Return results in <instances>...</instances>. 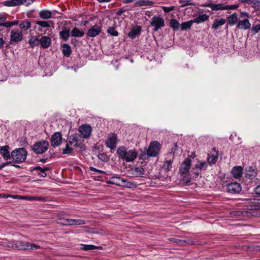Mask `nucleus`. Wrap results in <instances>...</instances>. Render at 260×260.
Returning <instances> with one entry per match:
<instances>
[{"label": "nucleus", "mask_w": 260, "mask_h": 260, "mask_svg": "<svg viewBox=\"0 0 260 260\" xmlns=\"http://www.w3.org/2000/svg\"><path fill=\"white\" fill-rule=\"evenodd\" d=\"M117 154L119 158L126 162L134 161L138 156V153L135 149L128 150L125 146L119 147L117 149Z\"/></svg>", "instance_id": "f257e3e1"}, {"label": "nucleus", "mask_w": 260, "mask_h": 260, "mask_svg": "<svg viewBox=\"0 0 260 260\" xmlns=\"http://www.w3.org/2000/svg\"><path fill=\"white\" fill-rule=\"evenodd\" d=\"M27 152L24 148H19L11 152V158L17 163L24 162L26 158Z\"/></svg>", "instance_id": "f03ea898"}, {"label": "nucleus", "mask_w": 260, "mask_h": 260, "mask_svg": "<svg viewBox=\"0 0 260 260\" xmlns=\"http://www.w3.org/2000/svg\"><path fill=\"white\" fill-rule=\"evenodd\" d=\"M23 39L22 31L18 28H14L11 30L10 35L9 44L16 45L20 42Z\"/></svg>", "instance_id": "7ed1b4c3"}, {"label": "nucleus", "mask_w": 260, "mask_h": 260, "mask_svg": "<svg viewBox=\"0 0 260 260\" xmlns=\"http://www.w3.org/2000/svg\"><path fill=\"white\" fill-rule=\"evenodd\" d=\"M206 6L211 8L213 11L224 10H235L238 7V5H225L224 4L222 3L217 4L209 3L207 4Z\"/></svg>", "instance_id": "20e7f679"}, {"label": "nucleus", "mask_w": 260, "mask_h": 260, "mask_svg": "<svg viewBox=\"0 0 260 260\" xmlns=\"http://www.w3.org/2000/svg\"><path fill=\"white\" fill-rule=\"evenodd\" d=\"M49 143L45 141L35 143L32 146V150L36 154H42L48 148Z\"/></svg>", "instance_id": "39448f33"}, {"label": "nucleus", "mask_w": 260, "mask_h": 260, "mask_svg": "<svg viewBox=\"0 0 260 260\" xmlns=\"http://www.w3.org/2000/svg\"><path fill=\"white\" fill-rule=\"evenodd\" d=\"M35 0H9L5 1L3 4L7 7H14L21 5L28 6L33 3Z\"/></svg>", "instance_id": "423d86ee"}, {"label": "nucleus", "mask_w": 260, "mask_h": 260, "mask_svg": "<svg viewBox=\"0 0 260 260\" xmlns=\"http://www.w3.org/2000/svg\"><path fill=\"white\" fill-rule=\"evenodd\" d=\"M151 25L154 27V31H157L165 26V20L160 15L154 16L151 20Z\"/></svg>", "instance_id": "0eeeda50"}, {"label": "nucleus", "mask_w": 260, "mask_h": 260, "mask_svg": "<svg viewBox=\"0 0 260 260\" xmlns=\"http://www.w3.org/2000/svg\"><path fill=\"white\" fill-rule=\"evenodd\" d=\"M160 145L157 142L151 143L147 151V154L149 157L156 156L159 151Z\"/></svg>", "instance_id": "6e6552de"}, {"label": "nucleus", "mask_w": 260, "mask_h": 260, "mask_svg": "<svg viewBox=\"0 0 260 260\" xmlns=\"http://www.w3.org/2000/svg\"><path fill=\"white\" fill-rule=\"evenodd\" d=\"M242 187L240 183L238 182H233L228 184L226 185V191L232 194L238 193L241 190Z\"/></svg>", "instance_id": "1a4fd4ad"}, {"label": "nucleus", "mask_w": 260, "mask_h": 260, "mask_svg": "<svg viewBox=\"0 0 260 260\" xmlns=\"http://www.w3.org/2000/svg\"><path fill=\"white\" fill-rule=\"evenodd\" d=\"M191 160L189 158H186L181 164L179 168V173L181 175H186L190 169Z\"/></svg>", "instance_id": "9d476101"}, {"label": "nucleus", "mask_w": 260, "mask_h": 260, "mask_svg": "<svg viewBox=\"0 0 260 260\" xmlns=\"http://www.w3.org/2000/svg\"><path fill=\"white\" fill-rule=\"evenodd\" d=\"M117 142V136L114 134H110L105 142V145L111 149H114Z\"/></svg>", "instance_id": "9b49d317"}, {"label": "nucleus", "mask_w": 260, "mask_h": 260, "mask_svg": "<svg viewBox=\"0 0 260 260\" xmlns=\"http://www.w3.org/2000/svg\"><path fill=\"white\" fill-rule=\"evenodd\" d=\"M79 131L82 137L86 139L90 136L91 127L89 125L83 124L79 127Z\"/></svg>", "instance_id": "f8f14e48"}, {"label": "nucleus", "mask_w": 260, "mask_h": 260, "mask_svg": "<svg viewBox=\"0 0 260 260\" xmlns=\"http://www.w3.org/2000/svg\"><path fill=\"white\" fill-rule=\"evenodd\" d=\"M62 135L60 132H55L53 134L51 139V145L55 147L61 143Z\"/></svg>", "instance_id": "ddd939ff"}, {"label": "nucleus", "mask_w": 260, "mask_h": 260, "mask_svg": "<svg viewBox=\"0 0 260 260\" xmlns=\"http://www.w3.org/2000/svg\"><path fill=\"white\" fill-rule=\"evenodd\" d=\"M207 167L208 163L206 161L198 160L193 169L195 170L194 173L196 175L198 176L199 175V172L197 171V170L199 169L200 171H205L207 170Z\"/></svg>", "instance_id": "4468645a"}, {"label": "nucleus", "mask_w": 260, "mask_h": 260, "mask_svg": "<svg viewBox=\"0 0 260 260\" xmlns=\"http://www.w3.org/2000/svg\"><path fill=\"white\" fill-rule=\"evenodd\" d=\"M102 31V27L99 25H94L88 29L87 35L91 38H94L99 35Z\"/></svg>", "instance_id": "2eb2a0df"}, {"label": "nucleus", "mask_w": 260, "mask_h": 260, "mask_svg": "<svg viewBox=\"0 0 260 260\" xmlns=\"http://www.w3.org/2000/svg\"><path fill=\"white\" fill-rule=\"evenodd\" d=\"M68 143L75 147L81 148L82 147L81 144L79 143V136L77 134L70 136L68 138Z\"/></svg>", "instance_id": "dca6fc26"}, {"label": "nucleus", "mask_w": 260, "mask_h": 260, "mask_svg": "<svg viewBox=\"0 0 260 260\" xmlns=\"http://www.w3.org/2000/svg\"><path fill=\"white\" fill-rule=\"evenodd\" d=\"M9 149L10 147L8 145L0 147V154L5 160H8L11 158V153H10Z\"/></svg>", "instance_id": "f3484780"}, {"label": "nucleus", "mask_w": 260, "mask_h": 260, "mask_svg": "<svg viewBox=\"0 0 260 260\" xmlns=\"http://www.w3.org/2000/svg\"><path fill=\"white\" fill-rule=\"evenodd\" d=\"M247 209L250 210H260V199H252L247 205Z\"/></svg>", "instance_id": "a211bd4d"}, {"label": "nucleus", "mask_w": 260, "mask_h": 260, "mask_svg": "<svg viewBox=\"0 0 260 260\" xmlns=\"http://www.w3.org/2000/svg\"><path fill=\"white\" fill-rule=\"evenodd\" d=\"M131 173L135 177H143L145 175V171L144 169L141 167H136L131 170Z\"/></svg>", "instance_id": "6ab92c4d"}, {"label": "nucleus", "mask_w": 260, "mask_h": 260, "mask_svg": "<svg viewBox=\"0 0 260 260\" xmlns=\"http://www.w3.org/2000/svg\"><path fill=\"white\" fill-rule=\"evenodd\" d=\"M40 45L43 48H48L51 44V38L47 36H42L40 39Z\"/></svg>", "instance_id": "aec40b11"}, {"label": "nucleus", "mask_w": 260, "mask_h": 260, "mask_svg": "<svg viewBox=\"0 0 260 260\" xmlns=\"http://www.w3.org/2000/svg\"><path fill=\"white\" fill-rule=\"evenodd\" d=\"M251 24L248 19H243L238 22L237 27L240 29L246 30L249 28Z\"/></svg>", "instance_id": "412c9836"}, {"label": "nucleus", "mask_w": 260, "mask_h": 260, "mask_svg": "<svg viewBox=\"0 0 260 260\" xmlns=\"http://www.w3.org/2000/svg\"><path fill=\"white\" fill-rule=\"evenodd\" d=\"M243 168L241 166L234 167L231 171L234 178L239 179L242 177Z\"/></svg>", "instance_id": "4be33fe9"}, {"label": "nucleus", "mask_w": 260, "mask_h": 260, "mask_svg": "<svg viewBox=\"0 0 260 260\" xmlns=\"http://www.w3.org/2000/svg\"><path fill=\"white\" fill-rule=\"evenodd\" d=\"M31 23L29 20H23L20 21L19 24L20 30L22 31L27 30L31 27Z\"/></svg>", "instance_id": "5701e85b"}, {"label": "nucleus", "mask_w": 260, "mask_h": 260, "mask_svg": "<svg viewBox=\"0 0 260 260\" xmlns=\"http://www.w3.org/2000/svg\"><path fill=\"white\" fill-rule=\"evenodd\" d=\"M141 27L139 26H137L133 28L128 34V37L131 39L136 38L140 35Z\"/></svg>", "instance_id": "b1692460"}, {"label": "nucleus", "mask_w": 260, "mask_h": 260, "mask_svg": "<svg viewBox=\"0 0 260 260\" xmlns=\"http://www.w3.org/2000/svg\"><path fill=\"white\" fill-rule=\"evenodd\" d=\"M226 22V20L224 18H218L217 19H215L212 23V28L217 29H218L220 26L224 25Z\"/></svg>", "instance_id": "393cba45"}, {"label": "nucleus", "mask_w": 260, "mask_h": 260, "mask_svg": "<svg viewBox=\"0 0 260 260\" xmlns=\"http://www.w3.org/2000/svg\"><path fill=\"white\" fill-rule=\"evenodd\" d=\"M123 179L119 176H113L110 178L108 183L121 186Z\"/></svg>", "instance_id": "a878e982"}, {"label": "nucleus", "mask_w": 260, "mask_h": 260, "mask_svg": "<svg viewBox=\"0 0 260 260\" xmlns=\"http://www.w3.org/2000/svg\"><path fill=\"white\" fill-rule=\"evenodd\" d=\"M48 170L49 168L47 167H44V168H42L39 166H38L34 168V171H36L38 175L42 177H45L46 176L47 174L46 172Z\"/></svg>", "instance_id": "bb28decb"}, {"label": "nucleus", "mask_w": 260, "mask_h": 260, "mask_svg": "<svg viewBox=\"0 0 260 260\" xmlns=\"http://www.w3.org/2000/svg\"><path fill=\"white\" fill-rule=\"evenodd\" d=\"M227 20L228 23L230 25H235L238 22V18L237 14L236 13H234L233 14L229 15V16L227 17Z\"/></svg>", "instance_id": "cd10ccee"}, {"label": "nucleus", "mask_w": 260, "mask_h": 260, "mask_svg": "<svg viewBox=\"0 0 260 260\" xmlns=\"http://www.w3.org/2000/svg\"><path fill=\"white\" fill-rule=\"evenodd\" d=\"M209 16L205 14H199L196 18L192 20L193 23H200L207 20Z\"/></svg>", "instance_id": "c85d7f7f"}, {"label": "nucleus", "mask_w": 260, "mask_h": 260, "mask_svg": "<svg viewBox=\"0 0 260 260\" xmlns=\"http://www.w3.org/2000/svg\"><path fill=\"white\" fill-rule=\"evenodd\" d=\"M39 16L42 19H47L51 18L52 13L48 10L44 9L39 12Z\"/></svg>", "instance_id": "c756f323"}, {"label": "nucleus", "mask_w": 260, "mask_h": 260, "mask_svg": "<svg viewBox=\"0 0 260 260\" xmlns=\"http://www.w3.org/2000/svg\"><path fill=\"white\" fill-rule=\"evenodd\" d=\"M28 43L31 48H34L40 44V39L37 36H32L29 39Z\"/></svg>", "instance_id": "7c9ffc66"}, {"label": "nucleus", "mask_w": 260, "mask_h": 260, "mask_svg": "<svg viewBox=\"0 0 260 260\" xmlns=\"http://www.w3.org/2000/svg\"><path fill=\"white\" fill-rule=\"evenodd\" d=\"M84 32L82 29L77 27H74L71 32V35L75 37H82Z\"/></svg>", "instance_id": "2f4dec72"}, {"label": "nucleus", "mask_w": 260, "mask_h": 260, "mask_svg": "<svg viewBox=\"0 0 260 260\" xmlns=\"http://www.w3.org/2000/svg\"><path fill=\"white\" fill-rule=\"evenodd\" d=\"M28 242L18 241H16V249L19 250H26L28 249Z\"/></svg>", "instance_id": "473e14b6"}, {"label": "nucleus", "mask_w": 260, "mask_h": 260, "mask_svg": "<svg viewBox=\"0 0 260 260\" xmlns=\"http://www.w3.org/2000/svg\"><path fill=\"white\" fill-rule=\"evenodd\" d=\"M153 4V2L149 0H138L136 2L135 5L139 7L150 6H152Z\"/></svg>", "instance_id": "72a5a7b5"}, {"label": "nucleus", "mask_w": 260, "mask_h": 260, "mask_svg": "<svg viewBox=\"0 0 260 260\" xmlns=\"http://www.w3.org/2000/svg\"><path fill=\"white\" fill-rule=\"evenodd\" d=\"M121 186L125 187L127 188H136L137 187V185L134 182H131L128 180L123 179Z\"/></svg>", "instance_id": "f704fd0d"}, {"label": "nucleus", "mask_w": 260, "mask_h": 260, "mask_svg": "<svg viewBox=\"0 0 260 260\" xmlns=\"http://www.w3.org/2000/svg\"><path fill=\"white\" fill-rule=\"evenodd\" d=\"M59 36L60 38L63 39L64 41H67L70 37V29L66 27L64 28L60 31Z\"/></svg>", "instance_id": "c9c22d12"}, {"label": "nucleus", "mask_w": 260, "mask_h": 260, "mask_svg": "<svg viewBox=\"0 0 260 260\" xmlns=\"http://www.w3.org/2000/svg\"><path fill=\"white\" fill-rule=\"evenodd\" d=\"M61 46L62 54L64 56L69 57L72 53L71 47L67 44H63Z\"/></svg>", "instance_id": "e433bc0d"}, {"label": "nucleus", "mask_w": 260, "mask_h": 260, "mask_svg": "<svg viewBox=\"0 0 260 260\" xmlns=\"http://www.w3.org/2000/svg\"><path fill=\"white\" fill-rule=\"evenodd\" d=\"M257 176V172L256 171L252 168H249L247 172L246 173V177L248 178L249 179H253L255 178Z\"/></svg>", "instance_id": "4c0bfd02"}, {"label": "nucleus", "mask_w": 260, "mask_h": 260, "mask_svg": "<svg viewBox=\"0 0 260 260\" xmlns=\"http://www.w3.org/2000/svg\"><path fill=\"white\" fill-rule=\"evenodd\" d=\"M218 156L217 154L216 155L208 154L207 157V163L208 164L212 166L216 162Z\"/></svg>", "instance_id": "58836bf2"}, {"label": "nucleus", "mask_w": 260, "mask_h": 260, "mask_svg": "<svg viewBox=\"0 0 260 260\" xmlns=\"http://www.w3.org/2000/svg\"><path fill=\"white\" fill-rule=\"evenodd\" d=\"M69 143H67L64 148L62 149V153L63 154L72 155L73 153V149L70 146Z\"/></svg>", "instance_id": "ea45409f"}, {"label": "nucleus", "mask_w": 260, "mask_h": 260, "mask_svg": "<svg viewBox=\"0 0 260 260\" xmlns=\"http://www.w3.org/2000/svg\"><path fill=\"white\" fill-rule=\"evenodd\" d=\"M168 240L171 242H173L178 244L180 245H183L184 243H190L191 241L186 242L185 240H180L175 238H169Z\"/></svg>", "instance_id": "a19ab883"}, {"label": "nucleus", "mask_w": 260, "mask_h": 260, "mask_svg": "<svg viewBox=\"0 0 260 260\" xmlns=\"http://www.w3.org/2000/svg\"><path fill=\"white\" fill-rule=\"evenodd\" d=\"M170 27L174 30H178L180 26L179 22L175 19H171L170 21Z\"/></svg>", "instance_id": "79ce46f5"}, {"label": "nucleus", "mask_w": 260, "mask_h": 260, "mask_svg": "<svg viewBox=\"0 0 260 260\" xmlns=\"http://www.w3.org/2000/svg\"><path fill=\"white\" fill-rule=\"evenodd\" d=\"M3 245L9 248L16 249V241H7L5 240L3 242Z\"/></svg>", "instance_id": "37998d69"}, {"label": "nucleus", "mask_w": 260, "mask_h": 260, "mask_svg": "<svg viewBox=\"0 0 260 260\" xmlns=\"http://www.w3.org/2000/svg\"><path fill=\"white\" fill-rule=\"evenodd\" d=\"M193 23V21L192 20L183 22L180 25L181 30H186L190 28Z\"/></svg>", "instance_id": "c03bdc74"}, {"label": "nucleus", "mask_w": 260, "mask_h": 260, "mask_svg": "<svg viewBox=\"0 0 260 260\" xmlns=\"http://www.w3.org/2000/svg\"><path fill=\"white\" fill-rule=\"evenodd\" d=\"M232 216L240 217L241 216L248 215V212L247 211H236L231 213Z\"/></svg>", "instance_id": "a18cd8bd"}, {"label": "nucleus", "mask_w": 260, "mask_h": 260, "mask_svg": "<svg viewBox=\"0 0 260 260\" xmlns=\"http://www.w3.org/2000/svg\"><path fill=\"white\" fill-rule=\"evenodd\" d=\"M52 22L50 21H37L36 22V24L41 27H50V23Z\"/></svg>", "instance_id": "49530a36"}, {"label": "nucleus", "mask_w": 260, "mask_h": 260, "mask_svg": "<svg viewBox=\"0 0 260 260\" xmlns=\"http://www.w3.org/2000/svg\"><path fill=\"white\" fill-rule=\"evenodd\" d=\"M172 161L171 160H166L164 162L162 168L168 171L172 168Z\"/></svg>", "instance_id": "de8ad7c7"}, {"label": "nucleus", "mask_w": 260, "mask_h": 260, "mask_svg": "<svg viewBox=\"0 0 260 260\" xmlns=\"http://www.w3.org/2000/svg\"><path fill=\"white\" fill-rule=\"evenodd\" d=\"M107 32L112 36H118V32L113 27H110L107 29Z\"/></svg>", "instance_id": "09e8293b"}, {"label": "nucleus", "mask_w": 260, "mask_h": 260, "mask_svg": "<svg viewBox=\"0 0 260 260\" xmlns=\"http://www.w3.org/2000/svg\"><path fill=\"white\" fill-rule=\"evenodd\" d=\"M99 247L93 245H82V249L84 250H91L98 249Z\"/></svg>", "instance_id": "8fccbe9b"}, {"label": "nucleus", "mask_w": 260, "mask_h": 260, "mask_svg": "<svg viewBox=\"0 0 260 260\" xmlns=\"http://www.w3.org/2000/svg\"><path fill=\"white\" fill-rule=\"evenodd\" d=\"M27 199L30 201H42L44 200V198L43 197H34V196H28L26 197Z\"/></svg>", "instance_id": "3c124183"}, {"label": "nucleus", "mask_w": 260, "mask_h": 260, "mask_svg": "<svg viewBox=\"0 0 260 260\" xmlns=\"http://www.w3.org/2000/svg\"><path fill=\"white\" fill-rule=\"evenodd\" d=\"M260 30V24L252 26L251 28V32L253 35H255Z\"/></svg>", "instance_id": "603ef678"}, {"label": "nucleus", "mask_w": 260, "mask_h": 260, "mask_svg": "<svg viewBox=\"0 0 260 260\" xmlns=\"http://www.w3.org/2000/svg\"><path fill=\"white\" fill-rule=\"evenodd\" d=\"M40 248V247L39 245L28 242L27 249L36 250L39 249Z\"/></svg>", "instance_id": "864d4df0"}, {"label": "nucleus", "mask_w": 260, "mask_h": 260, "mask_svg": "<svg viewBox=\"0 0 260 260\" xmlns=\"http://www.w3.org/2000/svg\"><path fill=\"white\" fill-rule=\"evenodd\" d=\"M174 6H170V7H162V9L165 13L170 12L175 9Z\"/></svg>", "instance_id": "5fc2aeb1"}, {"label": "nucleus", "mask_w": 260, "mask_h": 260, "mask_svg": "<svg viewBox=\"0 0 260 260\" xmlns=\"http://www.w3.org/2000/svg\"><path fill=\"white\" fill-rule=\"evenodd\" d=\"M74 223H75L74 225H83V224H85V220H84L83 219H74Z\"/></svg>", "instance_id": "6e6d98bb"}, {"label": "nucleus", "mask_w": 260, "mask_h": 260, "mask_svg": "<svg viewBox=\"0 0 260 260\" xmlns=\"http://www.w3.org/2000/svg\"><path fill=\"white\" fill-rule=\"evenodd\" d=\"M68 220L69 219L62 218L60 219L58 221V223L62 224L63 225H68Z\"/></svg>", "instance_id": "4d7b16f0"}, {"label": "nucleus", "mask_w": 260, "mask_h": 260, "mask_svg": "<svg viewBox=\"0 0 260 260\" xmlns=\"http://www.w3.org/2000/svg\"><path fill=\"white\" fill-rule=\"evenodd\" d=\"M127 10L126 9H124V8H120L119 9L117 12H116V15L117 16H121L125 12H127Z\"/></svg>", "instance_id": "13d9d810"}, {"label": "nucleus", "mask_w": 260, "mask_h": 260, "mask_svg": "<svg viewBox=\"0 0 260 260\" xmlns=\"http://www.w3.org/2000/svg\"><path fill=\"white\" fill-rule=\"evenodd\" d=\"M0 26H5L6 27H10L12 26L11 21H6L4 23H0Z\"/></svg>", "instance_id": "bf43d9fd"}, {"label": "nucleus", "mask_w": 260, "mask_h": 260, "mask_svg": "<svg viewBox=\"0 0 260 260\" xmlns=\"http://www.w3.org/2000/svg\"><path fill=\"white\" fill-rule=\"evenodd\" d=\"M7 18V15L5 13H0V21H5Z\"/></svg>", "instance_id": "052dcab7"}, {"label": "nucleus", "mask_w": 260, "mask_h": 260, "mask_svg": "<svg viewBox=\"0 0 260 260\" xmlns=\"http://www.w3.org/2000/svg\"><path fill=\"white\" fill-rule=\"evenodd\" d=\"M240 17L243 19H248L249 14L247 12H241Z\"/></svg>", "instance_id": "680f3d73"}, {"label": "nucleus", "mask_w": 260, "mask_h": 260, "mask_svg": "<svg viewBox=\"0 0 260 260\" xmlns=\"http://www.w3.org/2000/svg\"><path fill=\"white\" fill-rule=\"evenodd\" d=\"M10 164H11V161H7L6 162L2 163L1 164H0V170H2L3 168H4L5 166Z\"/></svg>", "instance_id": "e2e57ef3"}, {"label": "nucleus", "mask_w": 260, "mask_h": 260, "mask_svg": "<svg viewBox=\"0 0 260 260\" xmlns=\"http://www.w3.org/2000/svg\"><path fill=\"white\" fill-rule=\"evenodd\" d=\"M89 169L91 171H94V172H96L101 173H104V171L98 170V169H97L94 167H90Z\"/></svg>", "instance_id": "0e129e2a"}, {"label": "nucleus", "mask_w": 260, "mask_h": 260, "mask_svg": "<svg viewBox=\"0 0 260 260\" xmlns=\"http://www.w3.org/2000/svg\"><path fill=\"white\" fill-rule=\"evenodd\" d=\"M182 181L186 183H189L190 181V178L188 176H184L182 178Z\"/></svg>", "instance_id": "69168bd1"}, {"label": "nucleus", "mask_w": 260, "mask_h": 260, "mask_svg": "<svg viewBox=\"0 0 260 260\" xmlns=\"http://www.w3.org/2000/svg\"><path fill=\"white\" fill-rule=\"evenodd\" d=\"M11 22V25L12 26H15L18 25L19 26L20 22V21L18 20H15Z\"/></svg>", "instance_id": "338daca9"}, {"label": "nucleus", "mask_w": 260, "mask_h": 260, "mask_svg": "<svg viewBox=\"0 0 260 260\" xmlns=\"http://www.w3.org/2000/svg\"><path fill=\"white\" fill-rule=\"evenodd\" d=\"M255 192L257 194H260V185H257L255 188Z\"/></svg>", "instance_id": "774afa93"}]
</instances>
